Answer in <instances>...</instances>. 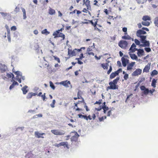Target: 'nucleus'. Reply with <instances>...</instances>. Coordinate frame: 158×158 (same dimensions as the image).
Returning <instances> with one entry per match:
<instances>
[{"instance_id":"f3484780","label":"nucleus","mask_w":158,"mask_h":158,"mask_svg":"<svg viewBox=\"0 0 158 158\" xmlns=\"http://www.w3.org/2000/svg\"><path fill=\"white\" fill-rule=\"evenodd\" d=\"M12 82H13L12 84L9 87V89L10 90H11L14 87L15 85H19V84L17 82L15 81L14 80H13V81Z\"/></svg>"},{"instance_id":"aec40b11","label":"nucleus","mask_w":158,"mask_h":158,"mask_svg":"<svg viewBox=\"0 0 158 158\" xmlns=\"http://www.w3.org/2000/svg\"><path fill=\"white\" fill-rule=\"evenodd\" d=\"M135 63V62H132L129 64L127 67V70H130L132 69Z\"/></svg>"},{"instance_id":"e433bc0d","label":"nucleus","mask_w":158,"mask_h":158,"mask_svg":"<svg viewBox=\"0 0 158 158\" xmlns=\"http://www.w3.org/2000/svg\"><path fill=\"white\" fill-rule=\"evenodd\" d=\"M58 37H61L62 38V40H64L65 38V35L63 33L59 32L58 33Z\"/></svg>"},{"instance_id":"7ed1b4c3","label":"nucleus","mask_w":158,"mask_h":158,"mask_svg":"<svg viewBox=\"0 0 158 158\" xmlns=\"http://www.w3.org/2000/svg\"><path fill=\"white\" fill-rule=\"evenodd\" d=\"M82 49H85V48L82 47L80 49L75 48L73 50L69 48L68 49V54L70 56H75L76 55L77 52L81 51Z\"/></svg>"},{"instance_id":"f8f14e48","label":"nucleus","mask_w":158,"mask_h":158,"mask_svg":"<svg viewBox=\"0 0 158 158\" xmlns=\"http://www.w3.org/2000/svg\"><path fill=\"white\" fill-rule=\"evenodd\" d=\"M60 84L66 87H69V85L70 84V82L69 81H65L60 82Z\"/></svg>"},{"instance_id":"bb28decb","label":"nucleus","mask_w":158,"mask_h":158,"mask_svg":"<svg viewBox=\"0 0 158 158\" xmlns=\"http://www.w3.org/2000/svg\"><path fill=\"white\" fill-rule=\"evenodd\" d=\"M6 76L8 78L12 77V80H11V81H13V79L15 78L14 75L13 73H7Z\"/></svg>"},{"instance_id":"9d476101","label":"nucleus","mask_w":158,"mask_h":158,"mask_svg":"<svg viewBox=\"0 0 158 158\" xmlns=\"http://www.w3.org/2000/svg\"><path fill=\"white\" fill-rule=\"evenodd\" d=\"M151 63H148L146 65L143 69V72L148 73L150 69Z\"/></svg>"},{"instance_id":"a878e982","label":"nucleus","mask_w":158,"mask_h":158,"mask_svg":"<svg viewBox=\"0 0 158 158\" xmlns=\"http://www.w3.org/2000/svg\"><path fill=\"white\" fill-rule=\"evenodd\" d=\"M118 75L116 71L112 73L110 75V79H113L115 77Z\"/></svg>"},{"instance_id":"37998d69","label":"nucleus","mask_w":158,"mask_h":158,"mask_svg":"<svg viewBox=\"0 0 158 158\" xmlns=\"http://www.w3.org/2000/svg\"><path fill=\"white\" fill-rule=\"evenodd\" d=\"M58 33H59V32L56 31L53 33V35L55 37H58Z\"/></svg>"},{"instance_id":"c9c22d12","label":"nucleus","mask_w":158,"mask_h":158,"mask_svg":"<svg viewBox=\"0 0 158 158\" xmlns=\"http://www.w3.org/2000/svg\"><path fill=\"white\" fill-rule=\"evenodd\" d=\"M158 74V72L156 70H153L151 73V75L152 76L157 75Z\"/></svg>"},{"instance_id":"c03bdc74","label":"nucleus","mask_w":158,"mask_h":158,"mask_svg":"<svg viewBox=\"0 0 158 158\" xmlns=\"http://www.w3.org/2000/svg\"><path fill=\"white\" fill-rule=\"evenodd\" d=\"M56 103V101L55 100H53L52 101V102L50 104V106L52 108H54L55 107V104Z\"/></svg>"},{"instance_id":"2eb2a0df","label":"nucleus","mask_w":158,"mask_h":158,"mask_svg":"<svg viewBox=\"0 0 158 158\" xmlns=\"http://www.w3.org/2000/svg\"><path fill=\"white\" fill-rule=\"evenodd\" d=\"M44 135H45L44 133H40L38 131H35V135L38 138H44V137L43 136H42Z\"/></svg>"},{"instance_id":"a19ab883","label":"nucleus","mask_w":158,"mask_h":158,"mask_svg":"<svg viewBox=\"0 0 158 158\" xmlns=\"http://www.w3.org/2000/svg\"><path fill=\"white\" fill-rule=\"evenodd\" d=\"M42 33L47 35L49 34V32L47 31V29H45L42 31Z\"/></svg>"},{"instance_id":"9b49d317","label":"nucleus","mask_w":158,"mask_h":158,"mask_svg":"<svg viewBox=\"0 0 158 158\" xmlns=\"http://www.w3.org/2000/svg\"><path fill=\"white\" fill-rule=\"evenodd\" d=\"M136 45L134 43L132 44L130 47L129 50L130 52H134L137 50L138 49L136 48Z\"/></svg>"},{"instance_id":"2f4dec72","label":"nucleus","mask_w":158,"mask_h":158,"mask_svg":"<svg viewBox=\"0 0 158 158\" xmlns=\"http://www.w3.org/2000/svg\"><path fill=\"white\" fill-rule=\"evenodd\" d=\"M60 144L61 145V146H64V147H66L67 148L68 147V143L67 142H63L60 143Z\"/></svg>"},{"instance_id":"69168bd1","label":"nucleus","mask_w":158,"mask_h":158,"mask_svg":"<svg viewBox=\"0 0 158 158\" xmlns=\"http://www.w3.org/2000/svg\"><path fill=\"white\" fill-rule=\"evenodd\" d=\"M116 35H114L113 37H112L111 38V39L113 40L114 41L116 39Z\"/></svg>"},{"instance_id":"20e7f679","label":"nucleus","mask_w":158,"mask_h":158,"mask_svg":"<svg viewBox=\"0 0 158 158\" xmlns=\"http://www.w3.org/2000/svg\"><path fill=\"white\" fill-rule=\"evenodd\" d=\"M52 133L55 135H61L65 134V132L63 130H59L57 129H54L51 131Z\"/></svg>"},{"instance_id":"09e8293b","label":"nucleus","mask_w":158,"mask_h":158,"mask_svg":"<svg viewBox=\"0 0 158 158\" xmlns=\"http://www.w3.org/2000/svg\"><path fill=\"white\" fill-rule=\"evenodd\" d=\"M7 38L9 42H11V39H10V33H7Z\"/></svg>"},{"instance_id":"e2e57ef3","label":"nucleus","mask_w":158,"mask_h":158,"mask_svg":"<svg viewBox=\"0 0 158 158\" xmlns=\"http://www.w3.org/2000/svg\"><path fill=\"white\" fill-rule=\"evenodd\" d=\"M80 71V69H79L78 71H76L75 72V74L76 76H77L78 75V71Z\"/></svg>"},{"instance_id":"4d7b16f0","label":"nucleus","mask_w":158,"mask_h":158,"mask_svg":"<svg viewBox=\"0 0 158 158\" xmlns=\"http://www.w3.org/2000/svg\"><path fill=\"white\" fill-rule=\"evenodd\" d=\"M77 10L75 9L73 11L70 12L69 13L70 15H73L76 12H77Z\"/></svg>"},{"instance_id":"393cba45","label":"nucleus","mask_w":158,"mask_h":158,"mask_svg":"<svg viewBox=\"0 0 158 158\" xmlns=\"http://www.w3.org/2000/svg\"><path fill=\"white\" fill-rule=\"evenodd\" d=\"M27 88L28 87L27 85H25L22 88V90L24 94H25L28 92V90L27 89Z\"/></svg>"},{"instance_id":"ea45409f","label":"nucleus","mask_w":158,"mask_h":158,"mask_svg":"<svg viewBox=\"0 0 158 158\" xmlns=\"http://www.w3.org/2000/svg\"><path fill=\"white\" fill-rule=\"evenodd\" d=\"M49 84H50V87L53 90H54L55 89V87L54 85L53 84V83H52V81H50V82H49Z\"/></svg>"},{"instance_id":"603ef678","label":"nucleus","mask_w":158,"mask_h":158,"mask_svg":"<svg viewBox=\"0 0 158 158\" xmlns=\"http://www.w3.org/2000/svg\"><path fill=\"white\" fill-rule=\"evenodd\" d=\"M5 27L7 30V33H10V31L8 26L7 25H5Z\"/></svg>"},{"instance_id":"72a5a7b5","label":"nucleus","mask_w":158,"mask_h":158,"mask_svg":"<svg viewBox=\"0 0 158 158\" xmlns=\"http://www.w3.org/2000/svg\"><path fill=\"white\" fill-rule=\"evenodd\" d=\"M108 64L107 63L106 64H102V67L104 69H108Z\"/></svg>"},{"instance_id":"412c9836","label":"nucleus","mask_w":158,"mask_h":158,"mask_svg":"<svg viewBox=\"0 0 158 158\" xmlns=\"http://www.w3.org/2000/svg\"><path fill=\"white\" fill-rule=\"evenodd\" d=\"M37 95V94L34 93H29L28 94L27 96V99L31 98L33 96H35Z\"/></svg>"},{"instance_id":"423d86ee","label":"nucleus","mask_w":158,"mask_h":158,"mask_svg":"<svg viewBox=\"0 0 158 158\" xmlns=\"http://www.w3.org/2000/svg\"><path fill=\"white\" fill-rule=\"evenodd\" d=\"M74 135H73L70 138L72 143H78L77 140L79 136V135L78 134L77 132H73Z\"/></svg>"},{"instance_id":"c756f323","label":"nucleus","mask_w":158,"mask_h":158,"mask_svg":"<svg viewBox=\"0 0 158 158\" xmlns=\"http://www.w3.org/2000/svg\"><path fill=\"white\" fill-rule=\"evenodd\" d=\"M157 80L155 79H153L152 81L151 85L154 88H155L156 87V83Z\"/></svg>"},{"instance_id":"79ce46f5","label":"nucleus","mask_w":158,"mask_h":158,"mask_svg":"<svg viewBox=\"0 0 158 158\" xmlns=\"http://www.w3.org/2000/svg\"><path fill=\"white\" fill-rule=\"evenodd\" d=\"M106 116H102L99 118V120L100 122L103 121L104 119H106Z\"/></svg>"},{"instance_id":"6e6d98bb","label":"nucleus","mask_w":158,"mask_h":158,"mask_svg":"<svg viewBox=\"0 0 158 158\" xmlns=\"http://www.w3.org/2000/svg\"><path fill=\"white\" fill-rule=\"evenodd\" d=\"M116 71L118 75L119 73H121L122 72V70L120 68Z\"/></svg>"},{"instance_id":"f257e3e1","label":"nucleus","mask_w":158,"mask_h":158,"mask_svg":"<svg viewBox=\"0 0 158 158\" xmlns=\"http://www.w3.org/2000/svg\"><path fill=\"white\" fill-rule=\"evenodd\" d=\"M143 30H145L147 31H149L148 28L143 27L142 28V29L138 30L137 31L136 33V36L140 38V40L141 42L143 44L141 45L142 46L149 47L150 46V43L149 41L146 40L147 36L143 35L146 34L147 33L145 31Z\"/></svg>"},{"instance_id":"de8ad7c7","label":"nucleus","mask_w":158,"mask_h":158,"mask_svg":"<svg viewBox=\"0 0 158 158\" xmlns=\"http://www.w3.org/2000/svg\"><path fill=\"white\" fill-rule=\"evenodd\" d=\"M135 44L138 45H139L140 44V41L137 39H135Z\"/></svg>"},{"instance_id":"4468645a","label":"nucleus","mask_w":158,"mask_h":158,"mask_svg":"<svg viewBox=\"0 0 158 158\" xmlns=\"http://www.w3.org/2000/svg\"><path fill=\"white\" fill-rule=\"evenodd\" d=\"M136 51H138L137 54L139 56H141L144 55V52L143 49H138Z\"/></svg>"},{"instance_id":"bf43d9fd","label":"nucleus","mask_w":158,"mask_h":158,"mask_svg":"<svg viewBox=\"0 0 158 158\" xmlns=\"http://www.w3.org/2000/svg\"><path fill=\"white\" fill-rule=\"evenodd\" d=\"M123 31L125 33H127V27H124L123 28Z\"/></svg>"},{"instance_id":"f704fd0d","label":"nucleus","mask_w":158,"mask_h":158,"mask_svg":"<svg viewBox=\"0 0 158 158\" xmlns=\"http://www.w3.org/2000/svg\"><path fill=\"white\" fill-rule=\"evenodd\" d=\"M154 23L155 26L158 27V17H156L155 18Z\"/></svg>"},{"instance_id":"0eeeda50","label":"nucleus","mask_w":158,"mask_h":158,"mask_svg":"<svg viewBox=\"0 0 158 158\" xmlns=\"http://www.w3.org/2000/svg\"><path fill=\"white\" fill-rule=\"evenodd\" d=\"M13 72L14 73V71ZM14 73L16 75V80L18 81L19 83H21V80L20 77L22 75V73L19 71H17L14 72Z\"/></svg>"},{"instance_id":"864d4df0","label":"nucleus","mask_w":158,"mask_h":158,"mask_svg":"<svg viewBox=\"0 0 158 158\" xmlns=\"http://www.w3.org/2000/svg\"><path fill=\"white\" fill-rule=\"evenodd\" d=\"M128 78V75L127 73L125 74V75L124 76V79L125 80H126Z\"/></svg>"},{"instance_id":"13d9d810","label":"nucleus","mask_w":158,"mask_h":158,"mask_svg":"<svg viewBox=\"0 0 158 158\" xmlns=\"http://www.w3.org/2000/svg\"><path fill=\"white\" fill-rule=\"evenodd\" d=\"M94 5L97 6H98V2L96 0H94Z\"/></svg>"},{"instance_id":"3c124183","label":"nucleus","mask_w":158,"mask_h":158,"mask_svg":"<svg viewBox=\"0 0 158 158\" xmlns=\"http://www.w3.org/2000/svg\"><path fill=\"white\" fill-rule=\"evenodd\" d=\"M112 70V67L111 66H110V67L109 70L107 72V74H109L111 73V71Z\"/></svg>"},{"instance_id":"0e129e2a","label":"nucleus","mask_w":158,"mask_h":158,"mask_svg":"<svg viewBox=\"0 0 158 158\" xmlns=\"http://www.w3.org/2000/svg\"><path fill=\"white\" fill-rule=\"evenodd\" d=\"M101 100H99L98 101H96L95 104H100L101 103Z\"/></svg>"},{"instance_id":"5701e85b","label":"nucleus","mask_w":158,"mask_h":158,"mask_svg":"<svg viewBox=\"0 0 158 158\" xmlns=\"http://www.w3.org/2000/svg\"><path fill=\"white\" fill-rule=\"evenodd\" d=\"M122 60L123 65L124 67L126 66L127 64L128 63V60L123 57L122 58Z\"/></svg>"},{"instance_id":"5fc2aeb1","label":"nucleus","mask_w":158,"mask_h":158,"mask_svg":"<svg viewBox=\"0 0 158 158\" xmlns=\"http://www.w3.org/2000/svg\"><path fill=\"white\" fill-rule=\"evenodd\" d=\"M10 29L12 31H15L16 30V27L15 26H13L11 27Z\"/></svg>"},{"instance_id":"680f3d73","label":"nucleus","mask_w":158,"mask_h":158,"mask_svg":"<svg viewBox=\"0 0 158 158\" xmlns=\"http://www.w3.org/2000/svg\"><path fill=\"white\" fill-rule=\"evenodd\" d=\"M94 57L95 58L98 60H100L101 57V56H99L98 57L96 55H95L94 56Z\"/></svg>"},{"instance_id":"774afa93","label":"nucleus","mask_w":158,"mask_h":158,"mask_svg":"<svg viewBox=\"0 0 158 158\" xmlns=\"http://www.w3.org/2000/svg\"><path fill=\"white\" fill-rule=\"evenodd\" d=\"M155 91L154 89H152V90H149V93H150L151 94H152Z\"/></svg>"},{"instance_id":"4be33fe9","label":"nucleus","mask_w":158,"mask_h":158,"mask_svg":"<svg viewBox=\"0 0 158 158\" xmlns=\"http://www.w3.org/2000/svg\"><path fill=\"white\" fill-rule=\"evenodd\" d=\"M94 30H97L99 32H100L101 31V30H100L98 28V27H97V25H98L97 24V23H98V19H95L94 20Z\"/></svg>"},{"instance_id":"49530a36","label":"nucleus","mask_w":158,"mask_h":158,"mask_svg":"<svg viewBox=\"0 0 158 158\" xmlns=\"http://www.w3.org/2000/svg\"><path fill=\"white\" fill-rule=\"evenodd\" d=\"M53 57L54 58V59L56 60L58 63H60V59L59 58L56 57L55 56H53Z\"/></svg>"},{"instance_id":"6e6552de","label":"nucleus","mask_w":158,"mask_h":158,"mask_svg":"<svg viewBox=\"0 0 158 158\" xmlns=\"http://www.w3.org/2000/svg\"><path fill=\"white\" fill-rule=\"evenodd\" d=\"M140 89L142 91H143V93L144 94L147 95L149 93V90L146 88L144 86H141L140 87Z\"/></svg>"},{"instance_id":"39448f33","label":"nucleus","mask_w":158,"mask_h":158,"mask_svg":"<svg viewBox=\"0 0 158 158\" xmlns=\"http://www.w3.org/2000/svg\"><path fill=\"white\" fill-rule=\"evenodd\" d=\"M128 44L127 42L123 40H120L118 43V46L123 49H126Z\"/></svg>"},{"instance_id":"b1692460","label":"nucleus","mask_w":158,"mask_h":158,"mask_svg":"<svg viewBox=\"0 0 158 158\" xmlns=\"http://www.w3.org/2000/svg\"><path fill=\"white\" fill-rule=\"evenodd\" d=\"M124 34L125 35L122 37V39L128 40H130L131 39V37L128 35L127 33H125Z\"/></svg>"},{"instance_id":"473e14b6","label":"nucleus","mask_w":158,"mask_h":158,"mask_svg":"<svg viewBox=\"0 0 158 158\" xmlns=\"http://www.w3.org/2000/svg\"><path fill=\"white\" fill-rule=\"evenodd\" d=\"M142 24L143 25L147 26H149L150 24V23L149 22L144 21L142 22Z\"/></svg>"},{"instance_id":"a211bd4d","label":"nucleus","mask_w":158,"mask_h":158,"mask_svg":"<svg viewBox=\"0 0 158 158\" xmlns=\"http://www.w3.org/2000/svg\"><path fill=\"white\" fill-rule=\"evenodd\" d=\"M0 13L4 18L7 16L9 18H11V15L9 13L1 12Z\"/></svg>"},{"instance_id":"052dcab7","label":"nucleus","mask_w":158,"mask_h":158,"mask_svg":"<svg viewBox=\"0 0 158 158\" xmlns=\"http://www.w3.org/2000/svg\"><path fill=\"white\" fill-rule=\"evenodd\" d=\"M104 12L106 13V15H108L109 14L108 11V10L106 9H104Z\"/></svg>"},{"instance_id":"f03ea898","label":"nucleus","mask_w":158,"mask_h":158,"mask_svg":"<svg viewBox=\"0 0 158 158\" xmlns=\"http://www.w3.org/2000/svg\"><path fill=\"white\" fill-rule=\"evenodd\" d=\"M119 79V77H117L112 81L110 82L109 83V84L110 85L107 87V90H108L110 89H118V85L117 84Z\"/></svg>"},{"instance_id":"cd10ccee","label":"nucleus","mask_w":158,"mask_h":158,"mask_svg":"<svg viewBox=\"0 0 158 158\" xmlns=\"http://www.w3.org/2000/svg\"><path fill=\"white\" fill-rule=\"evenodd\" d=\"M129 52V55L131 58L133 60H136L137 59V56L134 54H132Z\"/></svg>"},{"instance_id":"dca6fc26","label":"nucleus","mask_w":158,"mask_h":158,"mask_svg":"<svg viewBox=\"0 0 158 158\" xmlns=\"http://www.w3.org/2000/svg\"><path fill=\"white\" fill-rule=\"evenodd\" d=\"M92 46L90 47L89 46L87 49V53L90 55H92L93 56H94V53L92 52V49L91 48Z\"/></svg>"},{"instance_id":"8fccbe9b","label":"nucleus","mask_w":158,"mask_h":158,"mask_svg":"<svg viewBox=\"0 0 158 158\" xmlns=\"http://www.w3.org/2000/svg\"><path fill=\"white\" fill-rule=\"evenodd\" d=\"M41 97L42 98L44 101H45L46 99V94L45 93H44L43 95H42L41 96Z\"/></svg>"},{"instance_id":"1a4fd4ad","label":"nucleus","mask_w":158,"mask_h":158,"mask_svg":"<svg viewBox=\"0 0 158 158\" xmlns=\"http://www.w3.org/2000/svg\"><path fill=\"white\" fill-rule=\"evenodd\" d=\"M142 72V70L140 69H137L132 73V76H136L140 75Z\"/></svg>"},{"instance_id":"338daca9","label":"nucleus","mask_w":158,"mask_h":158,"mask_svg":"<svg viewBox=\"0 0 158 158\" xmlns=\"http://www.w3.org/2000/svg\"><path fill=\"white\" fill-rule=\"evenodd\" d=\"M35 111L34 110H30L28 111V112L31 113H35Z\"/></svg>"},{"instance_id":"a18cd8bd","label":"nucleus","mask_w":158,"mask_h":158,"mask_svg":"<svg viewBox=\"0 0 158 158\" xmlns=\"http://www.w3.org/2000/svg\"><path fill=\"white\" fill-rule=\"evenodd\" d=\"M144 50L147 52H149L151 51V49L149 47L145 48Z\"/></svg>"},{"instance_id":"c85d7f7f","label":"nucleus","mask_w":158,"mask_h":158,"mask_svg":"<svg viewBox=\"0 0 158 158\" xmlns=\"http://www.w3.org/2000/svg\"><path fill=\"white\" fill-rule=\"evenodd\" d=\"M49 14L51 15H53L55 14V10L51 8L49 9Z\"/></svg>"},{"instance_id":"7c9ffc66","label":"nucleus","mask_w":158,"mask_h":158,"mask_svg":"<svg viewBox=\"0 0 158 158\" xmlns=\"http://www.w3.org/2000/svg\"><path fill=\"white\" fill-rule=\"evenodd\" d=\"M143 20L144 21H147V20H150V18L148 15L144 16L143 17Z\"/></svg>"},{"instance_id":"4c0bfd02","label":"nucleus","mask_w":158,"mask_h":158,"mask_svg":"<svg viewBox=\"0 0 158 158\" xmlns=\"http://www.w3.org/2000/svg\"><path fill=\"white\" fill-rule=\"evenodd\" d=\"M139 4H143L146 2V0H136Z\"/></svg>"},{"instance_id":"6ab92c4d","label":"nucleus","mask_w":158,"mask_h":158,"mask_svg":"<svg viewBox=\"0 0 158 158\" xmlns=\"http://www.w3.org/2000/svg\"><path fill=\"white\" fill-rule=\"evenodd\" d=\"M6 66L4 64H1L0 65V69L2 72H5L6 69Z\"/></svg>"},{"instance_id":"58836bf2","label":"nucleus","mask_w":158,"mask_h":158,"mask_svg":"<svg viewBox=\"0 0 158 158\" xmlns=\"http://www.w3.org/2000/svg\"><path fill=\"white\" fill-rule=\"evenodd\" d=\"M22 11L23 13V19H25L26 18V11L24 8H22Z\"/></svg>"},{"instance_id":"ddd939ff","label":"nucleus","mask_w":158,"mask_h":158,"mask_svg":"<svg viewBox=\"0 0 158 158\" xmlns=\"http://www.w3.org/2000/svg\"><path fill=\"white\" fill-rule=\"evenodd\" d=\"M85 0H83L84 3L85 4V5L87 7V9L89 10L91 8L90 3V2L89 0H86L85 2Z\"/></svg>"}]
</instances>
